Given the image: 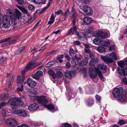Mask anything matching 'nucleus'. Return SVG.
Segmentation results:
<instances>
[{"mask_svg":"<svg viewBox=\"0 0 127 127\" xmlns=\"http://www.w3.org/2000/svg\"><path fill=\"white\" fill-rule=\"evenodd\" d=\"M123 89L122 87L115 89L113 92L114 96L116 98H118L119 101L123 102L125 101L127 98L126 95L123 93Z\"/></svg>","mask_w":127,"mask_h":127,"instance_id":"1","label":"nucleus"},{"mask_svg":"<svg viewBox=\"0 0 127 127\" xmlns=\"http://www.w3.org/2000/svg\"><path fill=\"white\" fill-rule=\"evenodd\" d=\"M117 64L121 67H118L117 69L119 73L121 75L124 74L125 76L127 74V66H126L123 69L122 68L124 67L125 65H127V59L125 58L123 61H120L118 62Z\"/></svg>","mask_w":127,"mask_h":127,"instance_id":"2","label":"nucleus"},{"mask_svg":"<svg viewBox=\"0 0 127 127\" xmlns=\"http://www.w3.org/2000/svg\"><path fill=\"white\" fill-rule=\"evenodd\" d=\"M48 101L44 96H40V104L44 106L49 110L52 112H54L57 110V108H55L54 105L52 104L47 105L48 103Z\"/></svg>","mask_w":127,"mask_h":127,"instance_id":"3","label":"nucleus"},{"mask_svg":"<svg viewBox=\"0 0 127 127\" xmlns=\"http://www.w3.org/2000/svg\"><path fill=\"white\" fill-rule=\"evenodd\" d=\"M101 59L105 63H112L113 62V59L115 60H117L118 58L116 54L114 52L107 54L106 56H101Z\"/></svg>","mask_w":127,"mask_h":127,"instance_id":"4","label":"nucleus"},{"mask_svg":"<svg viewBox=\"0 0 127 127\" xmlns=\"http://www.w3.org/2000/svg\"><path fill=\"white\" fill-rule=\"evenodd\" d=\"M2 23L3 26L5 28H8L10 26V21L9 16L5 14L2 16L0 13V24Z\"/></svg>","mask_w":127,"mask_h":127,"instance_id":"5","label":"nucleus"},{"mask_svg":"<svg viewBox=\"0 0 127 127\" xmlns=\"http://www.w3.org/2000/svg\"><path fill=\"white\" fill-rule=\"evenodd\" d=\"M107 66L103 64H99L97 68H95V70L96 73H97L101 79L103 78V77L102 73H104L106 72Z\"/></svg>","mask_w":127,"mask_h":127,"instance_id":"6","label":"nucleus"},{"mask_svg":"<svg viewBox=\"0 0 127 127\" xmlns=\"http://www.w3.org/2000/svg\"><path fill=\"white\" fill-rule=\"evenodd\" d=\"M93 35L95 37L105 39L107 38L108 34L106 32H103L101 31H96L93 33Z\"/></svg>","mask_w":127,"mask_h":127,"instance_id":"7","label":"nucleus"},{"mask_svg":"<svg viewBox=\"0 0 127 127\" xmlns=\"http://www.w3.org/2000/svg\"><path fill=\"white\" fill-rule=\"evenodd\" d=\"M15 12L16 14H14L11 15L10 17L11 20L12 21H15L17 19H19L21 17V13L19 10L15 9Z\"/></svg>","mask_w":127,"mask_h":127,"instance_id":"8","label":"nucleus"},{"mask_svg":"<svg viewBox=\"0 0 127 127\" xmlns=\"http://www.w3.org/2000/svg\"><path fill=\"white\" fill-rule=\"evenodd\" d=\"M80 8L82 9L84 12L88 15H91L93 13L92 8L87 5L84 6L83 7L80 6Z\"/></svg>","mask_w":127,"mask_h":127,"instance_id":"9","label":"nucleus"},{"mask_svg":"<svg viewBox=\"0 0 127 127\" xmlns=\"http://www.w3.org/2000/svg\"><path fill=\"white\" fill-rule=\"evenodd\" d=\"M73 33H74V32L75 33V34L77 35L78 38L79 39H81L83 37H88V35H85L84 34H83V33L82 32L79 33L78 32H77V27L76 26H74L72 28Z\"/></svg>","mask_w":127,"mask_h":127,"instance_id":"10","label":"nucleus"},{"mask_svg":"<svg viewBox=\"0 0 127 127\" xmlns=\"http://www.w3.org/2000/svg\"><path fill=\"white\" fill-rule=\"evenodd\" d=\"M14 113L15 114L24 117H25L27 115L26 111L23 109L15 110L14 111Z\"/></svg>","mask_w":127,"mask_h":127,"instance_id":"11","label":"nucleus"},{"mask_svg":"<svg viewBox=\"0 0 127 127\" xmlns=\"http://www.w3.org/2000/svg\"><path fill=\"white\" fill-rule=\"evenodd\" d=\"M7 124H9L11 127L15 126L18 124V122L14 119H7L6 120Z\"/></svg>","mask_w":127,"mask_h":127,"instance_id":"12","label":"nucleus"},{"mask_svg":"<svg viewBox=\"0 0 127 127\" xmlns=\"http://www.w3.org/2000/svg\"><path fill=\"white\" fill-rule=\"evenodd\" d=\"M26 83L31 88H33L36 85L35 82L34 81H32L31 78H28L27 79V81L25 82L24 84H25Z\"/></svg>","mask_w":127,"mask_h":127,"instance_id":"13","label":"nucleus"},{"mask_svg":"<svg viewBox=\"0 0 127 127\" xmlns=\"http://www.w3.org/2000/svg\"><path fill=\"white\" fill-rule=\"evenodd\" d=\"M65 76L67 78L70 79L75 75V73L74 71H66L65 73Z\"/></svg>","mask_w":127,"mask_h":127,"instance_id":"14","label":"nucleus"},{"mask_svg":"<svg viewBox=\"0 0 127 127\" xmlns=\"http://www.w3.org/2000/svg\"><path fill=\"white\" fill-rule=\"evenodd\" d=\"M94 73V68L92 67H90L89 69V74L90 77L92 79H94L96 77L97 75Z\"/></svg>","mask_w":127,"mask_h":127,"instance_id":"15","label":"nucleus"},{"mask_svg":"<svg viewBox=\"0 0 127 127\" xmlns=\"http://www.w3.org/2000/svg\"><path fill=\"white\" fill-rule=\"evenodd\" d=\"M39 105L35 103L30 105L28 107V109L30 111H33L37 109L39 107Z\"/></svg>","mask_w":127,"mask_h":127,"instance_id":"16","label":"nucleus"},{"mask_svg":"<svg viewBox=\"0 0 127 127\" xmlns=\"http://www.w3.org/2000/svg\"><path fill=\"white\" fill-rule=\"evenodd\" d=\"M33 63H32L31 62H30L25 68V70L28 71L34 68L35 67L33 66Z\"/></svg>","mask_w":127,"mask_h":127,"instance_id":"17","label":"nucleus"},{"mask_svg":"<svg viewBox=\"0 0 127 127\" xmlns=\"http://www.w3.org/2000/svg\"><path fill=\"white\" fill-rule=\"evenodd\" d=\"M17 6L18 8L24 14H26L28 16H30V13L25 8L19 6Z\"/></svg>","mask_w":127,"mask_h":127,"instance_id":"18","label":"nucleus"},{"mask_svg":"<svg viewBox=\"0 0 127 127\" xmlns=\"http://www.w3.org/2000/svg\"><path fill=\"white\" fill-rule=\"evenodd\" d=\"M94 30V28L93 27H89L87 30V32L83 34H84L85 35H88V37H88L89 36V33L93 32Z\"/></svg>","mask_w":127,"mask_h":127,"instance_id":"19","label":"nucleus"},{"mask_svg":"<svg viewBox=\"0 0 127 127\" xmlns=\"http://www.w3.org/2000/svg\"><path fill=\"white\" fill-rule=\"evenodd\" d=\"M102 40L100 38H95L93 40L94 43L98 45H102Z\"/></svg>","mask_w":127,"mask_h":127,"instance_id":"20","label":"nucleus"},{"mask_svg":"<svg viewBox=\"0 0 127 127\" xmlns=\"http://www.w3.org/2000/svg\"><path fill=\"white\" fill-rule=\"evenodd\" d=\"M96 50L99 52L102 53L106 52L107 49L104 47L99 46L96 48Z\"/></svg>","mask_w":127,"mask_h":127,"instance_id":"21","label":"nucleus"},{"mask_svg":"<svg viewBox=\"0 0 127 127\" xmlns=\"http://www.w3.org/2000/svg\"><path fill=\"white\" fill-rule=\"evenodd\" d=\"M12 100H13V101H15L19 102V105L20 107L22 106L23 104V102L22 101H21V99L17 97H14L12 99Z\"/></svg>","mask_w":127,"mask_h":127,"instance_id":"22","label":"nucleus"},{"mask_svg":"<svg viewBox=\"0 0 127 127\" xmlns=\"http://www.w3.org/2000/svg\"><path fill=\"white\" fill-rule=\"evenodd\" d=\"M110 41L108 39L104 40L102 41V45L105 47L109 46L110 45Z\"/></svg>","mask_w":127,"mask_h":127,"instance_id":"23","label":"nucleus"},{"mask_svg":"<svg viewBox=\"0 0 127 127\" xmlns=\"http://www.w3.org/2000/svg\"><path fill=\"white\" fill-rule=\"evenodd\" d=\"M98 62V60L97 58H95L92 59L90 62L89 64L91 66H94Z\"/></svg>","mask_w":127,"mask_h":127,"instance_id":"24","label":"nucleus"},{"mask_svg":"<svg viewBox=\"0 0 127 127\" xmlns=\"http://www.w3.org/2000/svg\"><path fill=\"white\" fill-rule=\"evenodd\" d=\"M55 17L54 16V14L53 13L51 14L50 18V21L48 22V24L49 25V26L51 25L54 22Z\"/></svg>","mask_w":127,"mask_h":127,"instance_id":"25","label":"nucleus"},{"mask_svg":"<svg viewBox=\"0 0 127 127\" xmlns=\"http://www.w3.org/2000/svg\"><path fill=\"white\" fill-rule=\"evenodd\" d=\"M83 21L86 24H89L92 21L91 18L89 17H85L83 18Z\"/></svg>","mask_w":127,"mask_h":127,"instance_id":"26","label":"nucleus"},{"mask_svg":"<svg viewBox=\"0 0 127 127\" xmlns=\"http://www.w3.org/2000/svg\"><path fill=\"white\" fill-rule=\"evenodd\" d=\"M12 101L11 103V108L13 109H15L17 108L18 107V104L15 102L16 101Z\"/></svg>","mask_w":127,"mask_h":127,"instance_id":"27","label":"nucleus"},{"mask_svg":"<svg viewBox=\"0 0 127 127\" xmlns=\"http://www.w3.org/2000/svg\"><path fill=\"white\" fill-rule=\"evenodd\" d=\"M25 48V47L24 46L21 47L18 50L16 51L15 53V54L16 55L20 54L24 50Z\"/></svg>","mask_w":127,"mask_h":127,"instance_id":"28","label":"nucleus"},{"mask_svg":"<svg viewBox=\"0 0 127 127\" xmlns=\"http://www.w3.org/2000/svg\"><path fill=\"white\" fill-rule=\"evenodd\" d=\"M32 77L36 79L39 80L40 77V71H37L35 74L32 75Z\"/></svg>","mask_w":127,"mask_h":127,"instance_id":"29","label":"nucleus"},{"mask_svg":"<svg viewBox=\"0 0 127 127\" xmlns=\"http://www.w3.org/2000/svg\"><path fill=\"white\" fill-rule=\"evenodd\" d=\"M63 76V74L60 71H58L56 74H55V78H61Z\"/></svg>","mask_w":127,"mask_h":127,"instance_id":"30","label":"nucleus"},{"mask_svg":"<svg viewBox=\"0 0 127 127\" xmlns=\"http://www.w3.org/2000/svg\"><path fill=\"white\" fill-rule=\"evenodd\" d=\"M93 100L92 98L88 99L87 101V104L88 106L93 105Z\"/></svg>","mask_w":127,"mask_h":127,"instance_id":"31","label":"nucleus"},{"mask_svg":"<svg viewBox=\"0 0 127 127\" xmlns=\"http://www.w3.org/2000/svg\"><path fill=\"white\" fill-rule=\"evenodd\" d=\"M88 63V61L84 60L81 61L78 64V65L80 66H83L87 64Z\"/></svg>","mask_w":127,"mask_h":127,"instance_id":"32","label":"nucleus"},{"mask_svg":"<svg viewBox=\"0 0 127 127\" xmlns=\"http://www.w3.org/2000/svg\"><path fill=\"white\" fill-rule=\"evenodd\" d=\"M21 77L20 76H18L17 77V83L19 86L21 85Z\"/></svg>","mask_w":127,"mask_h":127,"instance_id":"33","label":"nucleus"},{"mask_svg":"<svg viewBox=\"0 0 127 127\" xmlns=\"http://www.w3.org/2000/svg\"><path fill=\"white\" fill-rule=\"evenodd\" d=\"M48 74L51 75L53 79H55V74L53 71L51 70H50L48 71Z\"/></svg>","mask_w":127,"mask_h":127,"instance_id":"34","label":"nucleus"},{"mask_svg":"<svg viewBox=\"0 0 127 127\" xmlns=\"http://www.w3.org/2000/svg\"><path fill=\"white\" fill-rule=\"evenodd\" d=\"M6 13L7 14H9L11 15H12L15 13L14 12V11L11 9H8L7 10Z\"/></svg>","mask_w":127,"mask_h":127,"instance_id":"35","label":"nucleus"},{"mask_svg":"<svg viewBox=\"0 0 127 127\" xmlns=\"http://www.w3.org/2000/svg\"><path fill=\"white\" fill-rule=\"evenodd\" d=\"M8 97V96L7 95H2L0 97V99L4 100H6Z\"/></svg>","mask_w":127,"mask_h":127,"instance_id":"36","label":"nucleus"},{"mask_svg":"<svg viewBox=\"0 0 127 127\" xmlns=\"http://www.w3.org/2000/svg\"><path fill=\"white\" fill-rule=\"evenodd\" d=\"M39 55H37L36 57H34L32 59L31 62L32 63H33V64H34L36 61L39 58Z\"/></svg>","mask_w":127,"mask_h":127,"instance_id":"37","label":"nucleus"},{"mask_svg":"<svg viewBox=\"0 0 127 127\" xmlns=\"http://www.w3.org/2000/svg\"><path fill=\"white\" fill-rule=\"evenodd\" d=\"M61 127H71V126L68 123H65L61 124Z\"/></svg>","mask_w":127,"mask_h":127,"instance_id":"38","label":"nucleus"},{"mask_svg":"<svg viewBox=\"0 0 127 127\" xmlns=\"http://www.w3.org/2000/svg\"><path fill=\"white\" fill-rule=\"evenodd\" d=\"M116 48L114 45H112L110 46L109 48V50L110 51H111L113 50H116Z\"/></svg>","mask_w":127,"mask_h":127,"instance_id":"39","label":"nucleus"},{"mask_svg":"<svg viewBox=\"0 0 127 127\" xmlns=\"http://www.w3.org/2000/svg\"><path fill=\"white\" fill-rule=\"evenodd\" d=\"M126 123V122L124 120H121L119 121V122L118 123V124L119 125L121 126L123 124H125Z\"/></svg>","mask_w":127,"mask_h":127,"instance_id":"40","label":"nucleus"},{"mask_svg":"<svg viewBox=\"0 0 127 127\" xmlns=\"http://www.w3.org/2000/svg\"><path fill=\"white\" fill-rule=\"evenodd\" d=\"M71 11L72 12H74L72 15V17L74 18L76 16L77 14L76 13L74 12V10H73V7L72 8Z\"/></svg>","mask_w":127,"mask_h":127,"instance_id":"41","label":"nucleus"},{"mask_svg":"<svg viewBox=\"0 0 127 127\" xmlns=\"http://www.w3.org/2000/svg\"><path fill=\"white\" fill-rule=\"evenodd\" d=\"M69 54L71 55L72 56L74 55V52L72 49H71L69 50Z\"/></svg>","mask_w":127,"mask_h":127,"instance_id":"42","label":"nucleus"},{"mask_svg":"<svg viewBox=\"0 0 127 127\" xmlns=\"http://www.w3.org/2000/svg\"><path fill=\"white\" fill-rule=\"evenodd\" d=\"M6 103L5 101H3L2 102L0 103V108L5 106L6 105Z\"/></svg>","mask_w":127,"mask_h":127,"instance_id":"43","label":"nucleus"},{"mask_svg":"<svg viewBox=\"0 0 127 127\" xmlns=\"http://www.w3.org/2000/svg\"><path fill=\"white\" fill-rule=\"evenodd\" d=\"M67 90H68L67 89ZM67 90L68 91V93L69 94L68 95H70V93L71 94V97H72V98H74L75 96L76 95V94H75H75L74 95H73V94H72L71 93L72 92L71 91H70V90L69 91L68 90Z\"/></svg>","mask_w":127,"mask_h":127,"instance_id":"44","label":"nucleus"},{"mask_svg":"<svg viewBox=\"0 0 127 127\" xmlns=\"http://www.w3.org/2000/svg\"><path fill=\"white\" fill-rule=\"evenodd\" d=\"M48 8V6H46L44 7L40 11V13H43L47 8Z\"/></svg>","mask_w":127,"mask_h":127,"instance_id":"45","label":"nucleus"},{"mask_svg":"<svg viewBox=\"0 0 127 127\" xmlns=\"http://www.w3.org/2000/svg\"><path fill=\"white\" fill-rule=\"evenodd\" d=\"M10 39V38H7L5 39H2L1 40H0V43H1L3 42L6 41L8 40H9Z\"/></svg>","mask_w":127,"mask_h":127,"instance_id":"46","label":"nucleus"},{"mask_svg":"<svg viewBox=\"0 0 127 127\" xmlns=\"http://www.w3.org/2000/svg\"><path fill=\"white\" fill-rule=\"evenodd\" d=\"M17 127H29L27 125L25 124H23Z\"/></svg>","mask_w":127,"mask_h":127,"instance_id":"47","label":"nucleus"},{"mask_svg":"<svg viewBox=\"0 0 127 127\" xmlns=\"http://www.w3.org/2000/svg\"><path fill=\"white\" fill-rule=\"evenodd\" d=\"M98 102L101 99V97L99 95H96L95 96Z\"/></svg>","mask_w":127,"mask_h":127,"instance_id":"48","label":"nucleus"},{"mask_svg":"<svg viewBox=\"0 0 127 127\" xmlns=\"http://www.w3.org/2000/svg\"><path fill=\"white\" fill-rule=\"evenodd\" d=\"M17 1L18 3L20 4H22L24 3V1L23 0H15Z\"/></svg>","mask_w":127,"mask_h":127,"instance_id":"49","label":"nucleus"},{"mask_svg":"<svg viewBox=\"0 0 127 127\" xmlns=\"http://www.w3.org/2000/svg\"><path fill=\"white\" fill-rule=\"evenodd\" d=\"M69 11L68 9L64 13V16L65 18H66L67 15L69 13Z\"/></svg>","mask_w":127,"mask_h":127,"instance_id":"50","label":"nucleus"},{"mask_svg":"<svg viewBox=\"0 0 127 127\" xmlns=\"http://www.w3.org/2000/svg\"><path fill=\"white\" fill-rule=\"evenodd\" d=\"M21 85V87H19L17 88V90L18 91H22V89L23 88V86Z\"/></svg>","mask_w":127,"mask_h":127,"instance_id":"51","label":"nucleus"},{"mask_svg":"<svg viewBox=\"0 0 127 127\" xmlns=\"http://www.w3.org/2000/svg\"><path fill=\"white\" fill-rule=\"evenodd\" d=\"M85 51L86 53H88L89 54L91 52V50L88 48H86L85 49Z\"/></svg>","mask_w":127,"mask_h":127,"instance_id":"52","label":"nucleus"},{"mask_svg":"<svg viewBox=\"0 0 127 127\" xmlns=\"http://www.w3.org/2000/svg\"><path fill=\"white\" fill-rule=\"evenodd\" d=\"M62 12V11L61 10H59L55 12V13L58 15L60 14Z\"/></svg>","mask_w":127,"mask_h":127,"instance_id":"53","label":"nucleus"},{"mask_svg":"<svg viewBox=\"0 0 127 127\" xmlns=\"http://www.w3.org/2000/svg\"><path fill=\"white\" fill-rule=\"evenodd\" d=\"M6 60V59L4 57H2L0 59V64H2Z\"/></svg>","mask_w":127,"mask_h":127,"instance_id":"54","label":"nucleus"},{"mask_svg":"<svg viewBox=\"0 0 127 127\" xmlns=\"http://www.w3.org/2000/svg\"><path fill=\"white\" fill-rule=\"evenodd\" d=\"M122 81L125 84H127V78H124L122 79Z\"/></svg>","mask_w":127,"mask_h":127,"instance_id":"55","label":"nucleus"},{"mask_svg":"<svg viewBox=\"0 0 127 127\" xmlns=\"http://www.w3.org/2000/svg\"><path fill=\"white\" fill-rule=\"evenodd\" d=\"M64 57L63 55H60L58 56L57 57V59H62Z\"/></svg>","mask_w":127,"mask_h":127,"instance_id":"56","label":"nucleus"},{"mask_svg":"<svg viewBox=\"0 0 127 127\" xmlns=\"http://www.w3.org/2000/svg\"><path fill=\"white\" fill-rule=\"evenodd\" d=\"M71 64L73 66H74L76 64V62L75 61L74 59H73V60L71 62Z\"/></svg>","mask_w":127,"mask_h":127,"instance_id":"57","label":"nucleus"},{"mask_svg":"<svg viewBox=\"0 0 127 127\" xmlns=\"http://www.w3.org/2000/svg\"><path fill=\"white\" fill-rule=\"evenodd\" d=\"M32 2H34L37 4H39L40 3L39 0H31Z\"/></svg>","mask_w":127,"mask_h":127,"instance_id":"58","label":"nucleus"},{"mask_svg":"<svg viewBox=\"0 0 127 127\" xmlns=\"http://www.w3.org/2000/svg\"><path fill=\"white\" fill-rule=\"evenodd\" d=\"M29 9L31 10H33L34 9L33 5H30L28 6Z\"/></svg>","mask_w":127,"mask_h":127,"instance_id":"59","label":"nucleus"},{"mask_svg":"<svg viewBox=\"0 0 127 127\" xmlns=\"http://www.w3.org/2000/svg\"><path fill=\"white\" fill-rule=\"evenodd\" d=\"M82 1L84 3H88L91 1V0H82Z\"/></svg>","mask_w":127,"mask_h":127,"instance_id":"60","label":"nucleus"},{"mask_svg":"<svg viewBox=\"0 0 127 127\" xmlns=\"http://www.w3.org/2000/svg\"><path fill=\"white\" fill-rule=\"evenodd\" d=\"M90 57L92 58L94 57V54L92 52H91L89 54Z\"/></svg>","mask_w":127,"mask_h":127,"instance_id":"61","label":"nucleus"},{"mask_svg":"<svg viewBox=\"0 0 127 127\" xmlns=\"http://www.w3.org/2000/svg\"><path fill=\"white\" fill-rule=\"evenodd\" d=\"M2 115L4 116L6 114V110L5 109H3L2 112Z\"/></svg>","mask_w":127,"mask_h":127,"instance_id":"62","label":"nucleus"},{"mask_svg":"<svg viewBox=\"0 0 127 127\" xmlns=\"http://www.w3.org/2000/svg\"><path fill=\"white\" fill-rule=\"evenodd\" d=\"M65 57L68 60H69L70 59L69 56L68 54H66L65 55Z\"/></svg>","mask_w":127,"mask_h":127,"instance_id":"63","label":"nucleus"},{"mask_svg":"<svg viewBox=\"0 0 127 127\" xmlns=\"http://www.w3.org/2000/svg\"><path fill=\"white\" fill-rule=\"evenodd\" d=\"M75 59L77 60H80L81 59V57H78L77 55H75Z\"/></svg>","mask_w":127,"mask_h":127,"instance_id":"64","label":"nucleus"}]
</instances>
